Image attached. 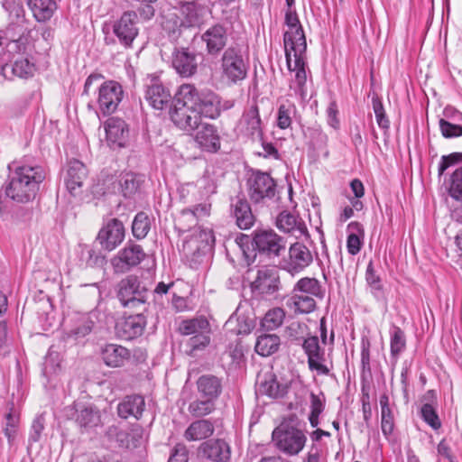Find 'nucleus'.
I'll list each match as a JSON object with an SVG mask.
<instances>
[{
    "label": "nucleus",
    "mask_w": 462,
    "mask_h": 462,
    "mask_svg": "<svg viewBox=\"0 0 462 462\" xmlns=\"http://www.w3.org/2000/svg\"><path fill=\"white\" fill-rule=\"evenodd\" d=\"M208 7L199 0H180L174 12L162 17V28L171 42L187 40L191 31L205 24Z\"/></svg>",
    "instance_id": "1"
},
{
    "label": "nucleus",
    "mask_w": 462,
    "mask_h": 462,
    "mask_svg": "<svg viewBox=\"0 0 462 462\" xmlns=\"http://www.w3.org/2000/svg\"><path fill=\"white\" fill-rule=\"evenodd\" d=\"M9 183L5 189L7 197L20 203H27L35 199L40 184L45 179V171L39 165H8Z\"/></svg>",
    "instance_id": "2"
},
{
    "label": "nucleus",
    "mask_w": 462,
    "mask_h": 462,
    "mask_svg": "<svg viewBox=\"0 0 462 462\" xmlns=\"http://www.w3.org/2000/svg\"><path fill=\"white\" fill-rule=\"evenodd\" d=\"M219 63L220 77L228 86L238 85L247 78L249 54L240 44L229 45L220 54Z\"/></svg>",
    "instance_id": "3"
},
{
    "label": "nucleus",
    "mask_w": 462,
    "mask_h": 462,
    "mask_svg": "<svg viewBox=\"0 0 462 462\" xmlns=\"http://www.w3.org/2000/svg\"><path fill=\"white\" fill-rule=\"evenodd\" d=\"M179 331L182 336H189L186 340V353L191 356L204 350L210 343V325L204 317L181 321Z\"/></svg>",
    "instance_id": "4"
},
{
    "label": "nucleus",
    "mask_w": 462,
    "mask_h": 462,
    "mask_svg": "<svg viewBox=\"0 0 462 462\" xmlns=\"http://www.w3.org/2000/svg\"><path fill=\"white\" fill-rule=\"evenodd\" d=\"M272 439L280 452L290 457L299 455L307 442L304 431L288 423L276 427L272 433Z\"/></svg>",
    "instance_id": "5"
},
{
    "label": "nucleus",
    "mask_w": 462,
    "mask_h": 462,
    "mask_svg": "<svg viewBox=\"0 0 462 462\" xmlns=\"http://www.w3.org/2000/svg\"><path fill=\"white\" fill-rule=\"evenodd\" d=\"M247 194L252 203L265 204L276 194V182L267 172L253 170L246 180Z\"/></svg>",
    "instance_id": "6"
},
{
    "label": "nucleus",
    "mask_w": 462,
    "mask_h": 462,
    "mask_svg": "<svg viewBox=\"0 0 462 462\" xmlns=\"http://www.w3.org/2000/svg\"><path fill=\"white\" fill-rule=\"evenodd\" d=\"M285 24L289 27V31L285 32L283 35L285 58L287 66L291 68V50L296 49L298 51H306L307 43L305 33L296 10H286Z\"/></svg>",
    "instance_id": "7"
},
{
    "label": "nucleus",
    "mask_w": 462,
    "mask_h": 462,
    "mask_svg": "<svg viewBox=\"0 0 462 462\" xmlns=\"http://www.w3.org/2000/svg\"><path fill=\"white\" fill-rule=\"evenodd\" d=\"M229 29L223 23H215L207 27L201 33H196L205 45L206 53L213 58L218 57L228 47Z\"/></svg>",
    "instance_id": "8"
},
{
    "label": "nucleus",
    "mask_w": 462,
    "mask_h": 462,
    "mask_svg": "<svg viewBox=\"0 0 462 462\" xmlns=\"http://www.w3.org/2000/svg\"><path fill=\"white\" fill-rule=\"evenodd\" d=\"M252 245L261 256L267 258L280 257L286 252L284 239L272 229L255 230Z\"/></svg>",
    "instance_id": "9"
},
{
    "label": "nucleus",
    "mask_w": 462,
    "mask_h": 462,
    "mask_svg": "<svg viewBox=\"0 0 462 462\" xmlns=\"http://www.w3.org/2000/svg\"><path fill=\"white\" fill-rule=\"evenodd\" d=\"M146 291L137 276L128 275L118 283L117 298L124 307L134 308L145 302Z\"/></svg>",
    "instance_id": "10"
},
{
    "label": "nucleus",
    "mask_w": 462,
    "mask_h": 462,
    "mask_svg": "<svg viewBox=\"0 0 462 462\" xmlns=\"http://www.w3.org/2000/svg\"><path fill=\"white\" fill-rule=\"evenodd\" d=\"M3 8L9 14V23L5 34L13 41H16L28 31V21L25 11L19 0H3Z\"/></svg>",
    "instance_id": "11"
},
{
    "label": "nucleus",
    "mask_w": 462,
    "mask_h": 462,
    "mask_svg": "<svg viewBox=\"0 0 462 462\" xmlns=\"http://www.w3.org/2000/svg\"><path fill=\"white\" fill-rule=\"evenodd\" d=\"M144 98L154 109L162 110L172 103L170 89L157 77H148L143 83Z\"/></svg>",
    "instance_id": "12"
},
{
    "label": "nucleus",
    "mask_w": 462,
    "mask_h": 462,
    "mask_svg": "<svg viewBox=\"0 0 462 462\" xmlns=\"http://www.w3.org/2000/svg\"><path fill=\"white\" fill-rule=\"evenodd\" d=\"M124 97L122 86L113 80L104 82L98 90V108L104 116L115 113Z\"/></svg>",
    "instance_id": "13"
},
{
    "label": "nucleus",
    "mask_w": 462,
    "mask_h": 462,
    "mask_svg": "<svg viewBox=\"0 0 462 462\" xmlns=\"http://www.w3.org/2000/svg\"><path fill=\"white\" fill-rule=\"evenodd\" d=\"M125 238V226L117 218H112L99 230L94 245H99L100 250L111 252L118 246Z\"/></svg>",
    "instance_id": "14"
},
{
    "label": "nucleus",
    "mask_w": 462,
    "mask_h": 462,
    "mask_svg": "<svg viewBox=\"0 0 462 462\" xmlns=\"http://www.w3.org/2000/svg\"><path fill=\"white\" fill-rule=\"evenodd\" d=\"M86 176L87 171L82 162L76 159L69 161L65 183L75 202L82 203L85 199L84 180Z\"/></svg>",
    "instance_id": "15"
},
{
    "label": "nucleus",
    "mask_w": 462,
    "mask_h": 462,
    "mask_svg": "<svg viewBox=\"0 0 462 462\" xmlns=\"http://www.w3.org/2000/svg\"><path fill=\"white\" fill-rule=\"evenodd\" d=\"M137 23L138 16L134 11L125 12L120 19L114 23L113 32L119 42L125 48L131 47L134 40L138 35Z\"/></svg>",
    "instance_id": "16"
},
{
    "label": "nucleus",
    "mask_w": 462,
    "mask_h": 462,
    "mask_svg": "<svg viewBox=\"0 0 462 462\" xmlns=\"http://www.w3.org/2000/svg\"><path fill=\"white\" fill-rule=\"evenodd\" d=\"M171 65L182 78H189L198 71V54L188 47L174 48Z\"/></svg>",
    "instance_id": "17"
},
{
    "label": "nucleus",
    "mask_w": 462,
    "mask_h": 462,
    "mask_svg": "<svg viewBox=\"0 0 462 462\" xmlns=\"http://www.w3.org/2000/svg\"><path fill=\"white\" fill-rule=\"evenodd\" d=\"M198 453L202 458L211 462H229L231 447L223 439H210L199 445Z\"/></svg>",
    "instance_id": "18"
},
{
    "label": "nucleus",
    "mask_w": 462,
    "mask_h": 462,
    "mask_svg": "<svg viewBox=\"0 0 462 462\" xmlns=\"http://www.w3.org/2000/svg\"><path fill=\"white\" fill-rule=\"evenodd\" d=\"M67 328L63 339L70 345L85 346L87 336V316L85 313L73 311L66 318Z\"/></svg>",
    "instance_id": "19"
},
{
    "label": "nucleus",
    "mask_w": 462,
    "mask_h": 462,
    "mask_svg": "<svg viewBox=\"0 0 462 462\" xmlns=\"http://www.w3.org/2000/svg\"><path fill=\"white\" fill-rule=\"evenodd\" d=\"M147 324L143 313L125 317L116 324V331L123 340H132L143 335Z\"/></svg>",
    "instance_id": "20"
},
{
    "label": "nucleus",
    "mask_w": 462,
    "mask_h": 462,
    "mask_svg": "<svg viewBox=\"0 0 462 462\" xmlns=\"http://www.w3.org/2000/svg\"><path fill=\"white\" fill-rule=\"evenodd\" d=\"M252 287L262 294L273 295L281 288L280 276L275 266H266L258 270Z\"/></svg>",
    "instance_id": "21"
},
{
    "label": "nucleus",
    "mask_w": 462,
    "mask_h": 462,
    "mask_svg": "<svg viewBox=\"0 0 462 462\" xmlns=\"http://www.w3.org/2000/svg\"><path fill=\"white\" fill-rule=\"evenodd\" d=\"M170 116L177 127L189 133H193L201 123L198 108L171 107Z\"/></svg>",
    "instance_id": "22"
},
{
    "label": "nucleus",
    "mask_w": 462,
    "mask_h": 462,
    "mask_svg": "<svg viewBox=\"0 0 462 462\" xmlns=\"http://www.w3.org/2000/svg\"><path fill=\"white\" fill-rule=\"evenodd\" d=\"M98 355L106 366L113 368L124 366L131 357L128 348L113 343L100 345Z\"/></svg>",
    "instance_id": "23"
},
{
    "label": "nucleus",
    "mask_w": 462,
    "mask_h": 462,
    "mask_svg": "<svg viewBox=\"0 0 462 462\" xmlns=\"http://www.w3.org/2000/svg\"><path fill=\"white\" fill-rule=\"evenodd\" d=\"M106 141L114 148L125 147L129 137L127 124L119 117H110L105 123Z\"/></svg>",
    "instance_id": "24"
},
{
    "label": "nucleus",
    "mask_w": 462,
    "mask_h": 462,
    "mask_svg": "<svg viewBox=\"0 0 462 462\" xmlns=\"http://www.w3.org/2000/svg\"><path fill=\"white\" fill-rule=\"evenodd\" d=\"M195 131V141L204 151L217 152L220 149V136L214 125L201 122Z\"/></svg>",
    "instance_id": "25"
},
{
    "label": "nucleus",
    "mask_w": 462,
    "mask_h": 462,
    "mask_svg": "<svg viewBox=\"0 0 462 462\" xmlns=\"http://www.w3.org/2000/svg\"><path fill=\"white\" fill-rule=\"evenodd\" d=\"M196 384L199 397L214 402L220 397L223 391L222 379L213 374L199 376Z\"/></svg>",
    "instance_id": "26"
},
{
    "label": "nucleus",
    "mask_w": 462,
    "mask_h": 462,
    "mask_svg": "<svg viewBox=\"0 0 462 462\" xmlns=\"http://www.w3.org/2000/svg\"><path fill=\"white\" fill-rule=\"evenodd\" d=\"M231 214L240 229L251 228L256 220L249 202L245 198H237L236 202H232Z\"/></svg>",
    "instance_id": "27"
},
{
    "label": "nucleus",
    "mask_w": 462,
    "mask_h": 462,
    "mask_svg": "<svg viewBox=\"0 0 462 462\" xmlns=\"http://www.w3.org/2000/svg\"><path fill=\"white\" fill-rule=\"evenodd\" d=\"M145 408L144 399L141 395H128L117 405V414L122 419L134 417L140 420Z\"/></svg>",
    "instance_id": "28"
},
{
    "label": "nucleus",
    "mask_w": 462,
    "mask_h": 462,
    "mask_svg": "<svg viewBox=\"0 0 462 462\" xmlns=\"http://www.w3.org/2000/svg\"><path fill=\"white\" fill-rule=\"evenodd\" d=\"M257 393L272 399H277L285 395L287 387L277 381L273 373H266L259 376Z\"/></svg>",
    "instance_id": "29"
},
{
    "label": "nucleus",
    "mask_w": 462,
    "mask_h": 462,
    "mask_svg": "<svg viewBox=\"0 0 462 462\" xmlns=\"http://www.w3.org/2000/svg\"><path fill=\"white\" fill-rule=\"evenodd\" d=\"M200 93L197 90V88L190 84H183L181 85L174 97H172V106L171 107H186L187 108H198V104H199Z\"/></svg>",
    "instance_id": "30"
},
{
    "label": "nucleus",
    "mask_w": 462,
    "mask_h": 462,
    "mask_svg": "<svg viewBox=\"0 0 462 462\" xmlns=\"http://www.w3.org/2000/svg\"><path fill=\"white\" fill-rule=\"evenodd\" d=\"M242 124L244 125L243 131L245 134L253 140H263L262 121L257 106H251L244 113Z\"/></svg>",
    "instance_id": "31"
},
{
    "label": "nucleus",
    "mask_w": 462,
    "mask_h": 462,
    "mask_svg": "<svg viewBox=\"0 0 462 462\" xmlns=\"http://www.w3.org/2000/svg\"><path fill=\"white\" fill-rule=\"evenodd\" d=\"M215 431L214 424L209 420H197L191 422L184 431V438L188 441L207 439Z\"/></svg>",
    "instance_id": "32"
},
{
    "label": "nucleus",
    "mask_w": 462,
    "mask_h": 462,
    "mask_svg": "<svg viewBox=\"0 0 462 462\" xmlns=\"http://www.w3.org/2000/svg\"><path fill=\"white\" fill-rule=\"evenodd\" d=\"M199 99L198 109L200 116L215 119L220 116V97L217 94L212 91L201 92Z\"/></svg>",
    "instance_id": "33"
},
{
    "label": "nucleus",
    "mask_w": 462,
    "mask_h": 462,
    "mask_svg": "<svg viewBox=\"0 0 462 462\" xmlns=\"http://www.w3.org/2000/svg\"><path fill=\"white\" fill-rule=\"evenodd\" d=\"M64 414L68 420H73L84 432L83 430L87 427V395L81 393V395L72 405L64 409Z\"/></svg>",
    "instance_id": "34"
},
{
    "label": "nucleus",
    "mask_w": 462,
    "mask_h": 462,
    "mask_svg": "<svg viewBox=\"0 0 462 462\" xmlns=\"http://www.w3.org/2000/svg\"><path fill=\"white\" fill-rule=\"evenodd\" d=\"M26 5L39 23L49 21L57 9L54 0H26Z\"/></svg>",
    "instance_id": "35"
},
{
    "label": "nucleus",
    "mask_w": 462,
    "mask_h": 462,
    "mask_svg": "<svg viewBox=\"0 0 462 462\" xmlns=\"http://www.w3.org/2000/svg\"><path fill=\"white\" fill-rule=\"evenodd\" d=\"M307 363L309 369L319 375H330L334 367L330 354L326 356L324 348L307 357Z\"/></svg>",
    "instance_id": "36"
},
{
    "label": "nucleus",
    "mask_w": 462,
    "mask_h": 462,
    "mask_svg": "<svg viewBox=\"0 0 462 462\" xmlns=\"http://www.w3.org/2000/svg\"><path fill=\"white\" fill-rule=\"evenodd\" d=\"M305 53L306 51H298V50H291V68L290 70L296 71L295 82L298 85L300 95H303L304 87L307 81V74L305 70Z\"/></svg>",
    "instance_id": "37"
},
{
    "label": "nucleus",
    "mask_w": 462,
    "mask_h": 462,
    "mask_svg": "<svg viewBox=\"0 0 462 462\" xmlns=\"http://www.w3.org/2000/svg\"><path fill=\"white\" fill-rule=\"evenodd\" d=\"M286 306L295 314H309L317 309L314 297L296 292L286 300Z\"/></svg>",
    "instance_id": "38"
},
{
    "label": "nucleus",
    "mask_w": 462,
    "mask_h": 462,
    "mask_svg": "<svg viewBox=\"0 0 462 462\" xmlns=\"http://www.w3.org/2000/svg\"><path fill=\"white\" fill-rule=\"evenodd\" d=\"M293 292L304 294L323 300L325 297V289L315 278L304 277L300 279L293 288Z\"/></svg>",
    "instance_id": "39"
},
{
    "label": "nucleus",
    "mask_w": 462,
    "mask_h": 462,
    "mask_svg": "<svg viewBox=\"0 0 462 462\" xmlns=\"http://www.w3.org/2000/svg\"><path fill=\"white\" fill-rule=\"evenodd\" d=\"M390 355L395 361L406 349L407 340L405 332L397 325L392 324L389 329Z\"/></svg>",
    "instance_id": "40"
},
{
    "label": "nucleus",
    "mask_w": 462,
    "mask_h": 462,
    "mask_svg": "<svg viewBox=\"0 0 462 462\" xmlns=\"http://www.w3.org/2000/svg\"><path fill=\"white\" fill-rule=\"evenodd\" d=\"M35 70L34 64L30 62L27 58L17 59L12 64H5L2 68V71L5 77H7L9 73L13 74L21 79H27L33 75Z\"/></svg>",
    "instance_id": "41"
},
{
    "label": "nucleus",
    "mask_w": 462,
    "mask_h": 462,
    "mask_svg": "<svg viewBox=\"0 0 462 462\" xmlns=\"http://www.w3.org/2000/svg\"><path fill=\"white\" fill-rule=\"evenodd\" d=\"M281 339L276 334H262L255 343V352L262 356H269L278 351Z\"/></svg>",
    "instance_id": "42"
},
{
    "label": "nucleus",
    "mask_w": 462,
    "mask_h": 462,
    "mask_svg": "<svg viewBox=\"0 0 462 462\" xmlns=\"http://www.w3.org/2000/svg\"><path fill=\"white\" fill-rule=\"evenodd\" d=\"M143 179L142 176L134 172H126L121 176L120 187L125 198H131L140 189Z\"/></svg>",
    "instance_id": "43"
},
{
    "label": "nucleus",
    "mask_w": 462,
    "mask_h": 462,
    "mask_svg": "<svg viewBox=\"0 0 462 462\" xmlns=\"http://www.w3.org/2000/svg\"><path fill=\"white\" fill-rule=\"evenodd\" d=\"M276 225L280 230L285 233H290L298 229L302 234L306 229L304 224L301 221H299L295 215L286 211L279 214Z\"/></svg>",
    "instance_id": "44"
},
{
    "label": "nucleus",
    "mask_w": 462,
    "mask_h": 462,
    "mask_svg": "<svg viewBox=\"0 0 462 462\" xmlns=\"http://www.w3.org/2000/svg\"><path fill=\"white\" fill-rule=\"evenodd\" d=\"M216 410V402L207 399L199 398L189 402L188 411L191 416L201 418L212 413Z\"/></svg>",
    "instance_id": "45"
},
{
    "label": "nucleus",
    "mask_w": 462,
    "mask_h": 462,
    "mask_svg": "<svg viewBox=\"0 0 462 462\" xmlns=\"http://www.w3.org/2000/svg\"><path fill=\"white\" fill-rule=\"evenodd\" d=\"M285 311L282 308H273L266 312L261 321V326L265 330L278 328L283 323Z\"/></svg>",
    "instance_id": "46"
},
{
    "label": "nucleus",
    "mask_w": 462,
    "mask_h": 462,
    "mask_svg": "<svg viewBox=\"0 0 462 462\" xmlns=\"http://www.w3.org/2000/svg\"><path fill=\"white\" fill-rule=\"evenodd\" d=\"M421 420L429 425L433 430H439L442 422L437 412V409L431 403H423L420 409Z\"/></svg>",
    "instance_id": "47"
},
{
    "label": "nucleus",
    "mask_w": 462,
    "mask_h": 462,
    "mask_svg": "<svg viewBox=\"0 0 462 462\" xmlns=\"http://www.w3.org/2000/svg\"><path fill=\"white\" fill-rule=\"evenodd\" d=\"M448 192L453 199L462 202V166L457 167L450 175Z\"/></svg>",
    "instance_id": "48"
},
{
    "label": "nucleus",
    "mask_w": 462,
    "mask_h": 462,
    "mask_svg": "<svg viewBox=\"0 0 462 462\" xmlns=\"http://www.w3.org/2000/svg\"><path fill=\"white\" fill-rule=\"evenodd\" d=\"M365 280L371 288L373 296L378 300H382L383 298V285L379 275H377L374 270L373 262H369L368 263Z\"/></svg>",
    "instance_id": "49"
},
{
    "label": "nucleus",
    "mask_w": 462,
    "mask_h": 462,
    "mask_svg": "<svg viewBox=\"0 0 462 462\" xmlns=\"http://www.w3.org/2000/svg\"><path fill=\"white\" fill-rule=\"evenodd\" d=\"M151 228V223L148 216L144 212H139L134 217L132 225V232L137 239L144 238Z\"/></svg>",
    "instance_id": "50"
},
{
    "label": "nucleus",
    "mask_w": 462,
    "mask_h": 462,
    "mask_svg": "<svg viewBox=\"0 0 462 462\" xmlns=\"http://www.w3.org/2000/svg\"><path fill=\"white\" fill-rule=\"evenodd\" d=\"M5 435L7 438L8 443L12 445L17 435V428L20 422L19 414L11 409V411L5 415Z\"/></svg>",
    "instance_id": "51"
},
{
    "label": "nucleus",
    "mask_w": 462,
    "mask_h": 462,
    "mask_svg": "<svg viewBox=\"0 0 462 462\" xmlns=\"http://www.w3.org/2000/svg\"><path fill=\"white\" fill-rule=\"evenodd\" d=\"M296 112V106L292 104H282L277 112V126L280 129H287L291 125V116Z\"/></svg>",
    "instance_id": "52"
},
{
    "label": "nucleus",
    "mask_w": 462,
    "mask_h": 462,
    "mask_svg": "<svg viewBox=\"0 0 462 462\" xmlns=\"http://www.w3.org/2000/svg\"><path fill=\"white\" fill-rule=\"evenodd\" d=\"M372 104L376 123L378 124L379 127L383 130H388L390 127V121L385 114L382 100L377 95H374L372 97Z\"/></svg>",
    "instance_id": "53"
},
{
    "label": "nucleus",
    "mask_w": 462,
    "mask_h": 462,
    "mask_svg": "<svg viewBox=\"0 0 462 462\" xmlns=\"http://www.w3.org/2000/svg\"><path fill=\"white\" fill-rule=\"evenodd\" d=\"M118 260H144L146 254L140 245L129 243L117 257Z\"/></svg>",
    "instance_id": "54"
},
{
    "label": "nucleus",
    "mask_w": 462,
    "mask_h": 462,
    "mask_svg": "<svg viewBox=\"0 0 462 462\" xmlns=\"http://www.w3.org/2000/svg\"><path fill=\"white\" fill-rule=\"evenodd\" d=\"M439 125L444 138L450 139L462 136V125L452 124L444 118L439 119Z\"/></svg>",
    "instance_id": "55"
},
{
    "label": "nucleus",
    "mask_w": 462,
    "mask_h": 462,
    "mask_svg": "<svg viewBox=\"0 0 462 462\" xmlns=\"http://www.w3.org/2000/svg\"><path fill=\"white\" fill-rule=\"evenodd\" d=\"M223 356L230 358V365H239L244 358V349L241 342L236 340L230 343Z\"/></svg>",
    "instance_id": "56"
},
{
    "label": "nucleus",
    "mask_w": 462,
    "mask_h": 462,
    "mask_svg": "<svg viewBox=\"0 0 462 462\" xmlns=\"http://www.w3.org/2000/svg\"><path fill=\"white\" fill-rule=\"evenodd\" d=\"M198 224L196 216L191 211V208H184L180 212V216L178 218L179 229L181 232L189 231L191 227Z\"/></svg>",
    "instance_id": "57"
},
{
    "label": "nucleus",
    "mask_w": 462,
    "mask_h": 462,
    "mask_svg": "<svg viewBox=\"0 0 462 462\" xmlns=\"http://www.w3.org/2000/svg\"><path fill=\"white\" fill-rule=\"evenodd\" d=\"M44 423L45 420L42 414L36 416L32 420L28 438L30 445L40 441L42 433L44 430Z\"/></svg>",
    "instance_id": "58"
},
{
    "label": "nucleus",
    "mask_w": 462,
    "mask_h": 462,
    "mask_svg": "<svg viewBox=\"0 0 462 462\" xmlns=\"http://www.w3.org/2000/svg\"><path fill=\"white\" fill-rule=\"evenodd\" d=\"M381 429L383 435L389 439L394 430V417L392 410L381 411Z\"/></svg>",
    "instance_id": "59"
},
{
    "label": "nucleus",
    "mask_w": 462,
    "mask_h": 462,
    "mask_svg": "<svg viewBox=\"0 0 462 462\" xmlns=\"http://www.w3.org/2000/svg\"><path fill=\"white\" fill-rule=\"evenodd\" d=\"M462 162V152H452L448 155H443L440 159L439 167H438V174L439 176H442L447 169L450 166L461 162Z\"/></svg>",
    "instance_id": "60"
},
{
    "label": "nucleus",
    "mask_w": 462,
    "mask_h": 462,
    "mask_svg": "<svg viewBox=\"0 0 462 462\" xmlns=\"http://www.w3.org/2000/svg\"><path fill=\"white\" fill-rule=\"evenodd\" d=\"M290 260H311L310 252L301 243L296 242L289 249Z\"/></svg>",
    "instance_id": "61"
},
{
    "label": "nucleus",
    "mask_w": 462,
    "mask_h": 462,
    "mask_svg": "<svg viewBox=\"0 0 462 462\" xmlns=\"http://www.w3.org/2000/svg\"><path fill=\"white\" fill-rule=\"evenodd\" d=\"M116 440L122 448H135L138 441L134 434H131L125 430H119L116 434Z\"/></svg>",
    "instance_id": "62"
},
{
    "label": "nucleus",
    "mask_w": 462,
    "mask_h": 462,
    "mask_svg": "<svg viewBox=\"0 0 462 462\" xmlns=\"http://www.w3.org/2000/svg\"><path fill=\"white\" fill-rule=\"evenodd\" d=\"M189 450L182 443H178L171 449L168 462H188Z\"/></svg>",
    "instance_id": "63"
},
{
    "label": "nucleus",
    "mask_w": 462,
    "mask_h": 462,
    "mask_svg": "<svg viewBox=\"0 0 462 462\" xmlns=\"http://www.w3.org/2000/svg\"><path fill=\"white\" fill-rule=\"evenodd\" d=\"M310 413H315L320 415L325 409V395L323 393L319 394H315L314 393H310Z\"/></svg>",
    "instance_id": "64"
}]
</instances>
